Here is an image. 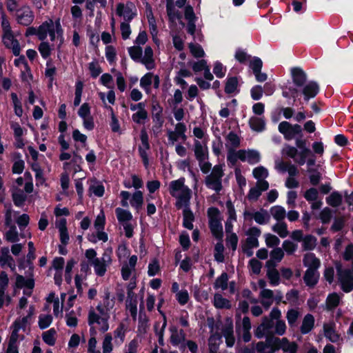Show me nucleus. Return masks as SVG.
I'll return each mask as SVG.
<instances>
[{"instance_id":"nucleus-1","label":"nucleus","mask_w":353,"mask_h":353,"mask_svg":"<svg viewBox=\"0 0 353 353\" xmlns=\"http://www.w3.org/2000/svg\"><path fill=\"white\" fill-rule=\"evenodd\" d=\"M169 192L176 199L175 205L178 209L190 206L192 190L185 185V179L172 181L169 184Z\"/></svg>"},{"instance_id":"nucleus-2","label":"nucleus","mask_w":353,"mask_h":353,"mask_svg":"<svg viewBox=\"0 0 353 353\" xmlns=\"http://www.w3.org/2000/svg\"><path fill=\"white\" fill-rule=\"evenodd\" d=\"M110 318V314H105L92 307H90L88 313V323L90 326V334L96 335L97 331L102 333L107 332L109 330Z\"/></svg>"},{"instance_id":"nucleus-3","label":"nucleus","mask_w":353,"mask_h":353,"mask_svg":"<svg viewBox=\"0 0 353 353\" xmlns=\"http://www.w3.org/2000/svg\"><path fill=\"white\" fill-rule=\"evenodd\" d=\"M224 176L223 165H215L210 173L207 174L204 179V183L208 189L219 194L223 190L222 178Z\"/></svg>"},{"instance_id":"nucleus-4","label":"nucleus","mask_w":353,"mask_h":353,"mask_svg":"<svg viewBox=\"0 0 353 353\" xmlns=\"http://www.w3.org/2000/svg\"><path fill=\"white\" fill-rule=\"evenodd\" d=\"M209 226L213 236L220 240L223 238V227L221 224V214L216 208H210L208 210Z\"/></svg>"},{"instance_id":"nucleus-5","label":"nucleus","mask_w":353,"mask_h":353,"mask_svg":"<svg viewBox=\"0 0 353 353\" xmlns=\"http://www.w3.org/2000/svg\"><path fill=\"white\" fill-rule=\"evenodd\" d=\"M272 350H281L283 353H297L299 345L295 341H290L287 337H274L272 343Z\"/></svg>"},{"instance_id":"nucleus-6","label":"nucleus","mask_w":353,"mask_h":353,"mask_svg":"<svg viewBox=\"0 0 353 353\" xmlns=\"http://www.w3.org/2000/svg\"><path fill=\"white\" fill-rule=\"evenodd\" d=\"M278 130L285 139L290 141L302 133L301 126L299 124H292L288 121H282L279 124Z\"/></svg>"},{"instance_id":"nucleus-7","label":"nucleus","mask_w":353,"mask_h":353,"mask_svg":"<svg viewBox=\"0 0 353 353\" xmlns=\"http://www.w3.org/2000/svg\"><path fill=\"white\" fill-rule=\"evenodd\" d=\"M185 131L186 126L183 123H176L174 130H169L167 131L168 143L174 145L179 139H181L183 141H186Z\"/></svg>"},{"instance_id":"nucleus-8","label":"nucleus","mask_w":353,"mask_h":353,"mask_svg":"<svg viewBox=\"0 0 353 353\" xmlns=\"http://www.w3.org/2000/svg\"><path fill=\"white\" fill-rule=\"evenodd\" d=\"M134 10L135 7L132 2L128 1L125 4L119 3L117 5L116 13L127 22L131 21L136 15Z\"/></svg>"},{"instance_id":"nucleus-9","label":"nucleus","mask_w":353,"mask_h":353,"mask_svg":"<svg viewBox=\"0 0 353 353\" xmlns=\"http://www.w3.org/2000/svg\"><path fill=\"white\" fill-rule=\"evenodd\" d=\"M15 287L19 289L23 288L24 294L28 296H31L32 290L34 287V280L32 274L30 275L28 278H25L23 276L20 274H17Z\"/></svg>"},{"instance_id":"nucleus-10","label":"nucleus","mask_w":353,"mask_h":353,"mask_svg":"<svg viewBox=\"0 0 353 353\" xmlns=\"http://www.w3.org/2000/svg\"><path fill=\"white\" fill-rule=\"evenodd\" d=\"M34 16L31 8L28 6H23L17 10L16 19L18 23L28 26L30 25Z\"/></svg>"},{"instance_id":"nucleus-11","label":"nucleus","mask_w":353,"mask_h":353,"mask_svg":"<svg viewBox=\"0 0 353 353\" xmlns=\"http://www.w3.org/2000/svg\"><path fill=\"white\" fill-rule=\"evenodd\" d=\"M130 110L135 112L132 115V121L137 124H143L148 119V114L145 108L144 103L131 104Z\"/></svg>"},{"instance_id":"nucleus-12","label":"nucleus","mask_w":353,"mask_h":353,"mask_svg":"<svg viewBox=\"0 0 353 353\" xmlns=\"http://www.w3.org/2000/svg\"><path fill=\"white\" fill-rule=\"evenodd\" d=\"M243 216L245 219H253L255 222L259 225L267 224L270 219V216L268 211L263 208L254 212L245 210L243 212Z\"/></svg>"},{"instance_id":"nucleus-13","label":"nucleus","mask_w":353,"mask_h":353,"mask_svg":"<svg viewBox=\"0 0 353 353\" xmlns=\"http://www.w3.org/2000/svg\"><path fill=\"white\" fill-rule=\"evenodd\" d=\"M170 343L174 346H180L181 348L185 347V333L183 330H179L176 326H172L170 328Z\"/></svg>"},{"instance_id":"nucleus-14","label":"nucleus","mask_w":353,"mask_h":353,"mask_svg":"<svg viewBox=\"0 0 353 353\" xmlns=\"http://www.w3.org/2000/svg\"><path fill=\"white\" fill-rule=\"evenodd\" d=\"M338 272L342 290L345 292H350L353 289V276L351 271L339 269Z\"/></svg>"},{"instance_id":"nucleus-15","label":"nucleus","mask_w":353,"mask_h":353,"mask_svg":"<svg viewBox=\"0 0 353 353\" xmlns=\"http://www.w3.org/2000/svg\"><path fill=\"white\" fill-rule=\"evenodd\" d=\"M268 188L269 183L268 181H256L255 186L249 190L247 198L249 201H257L262 192L268 190Z\"/></svg>"},{"instance_id":"nucleus-16","label":"nucleus","mask_w":353,"mask_h":353,"mask_svg":"<svg viewBox=\"0 0 353 353\" xmlns=\"http://www.w3.org/2000/svg\"><path fill=\"white\" fill-rule=\"evenodd\" d=\"M110 263V257L108 254H104L101 258L93 259L90 263L93 265L96 274L102 276L106 272L107 265Z\"/></svg>"},{"instance_id":"nucleus-17","label":"nucleus","mask_w":353,"mask_h":353,"mask_svg":"<svg viewBox=\"0 0 353 353\" xmlns=\"http://www.w3.org/2000/svg\"><path fill=\"white\" fill-rule=\"evenodd\" d=\"M2 40L4 45L8 48L11 49L15 56L19 55L21 52L19 43L15 39L12 32L3 34Z\"/></svg>"},{"instance_id":"nucleus-18","label":"nucleus","mask_w":353,"mask_h":353,"mask_svg":"<svg viewBox=\"0 0 353 353\" xmlns=\"http://www.w3.org/2000/svg\"><path fill=\"white\" fill-rule=\"evenodd\" d=\"M34 306L30 305L28 310V314L26 316L16 319L12 326V328L24 332L26 330L28 325L29 324V320L34 314Z\"/></svg>"},{"instance_id":"nucleus-19","label":"nucleus","mask_w":353,"mask_h":353,"mask_svg":"<svg viewBox=\"0 0 353 353\" xmlns=\"http://www.w3.org/2000/svg\"><path fill=\"white\" fill-rule=\"evenodd\" d=\"M221 332L225 339V343L228 347H232L235 343L234 336L233 324L230 319H227L221 328Z\"/></svg>"},{"instance_id":"nucleus-20","label":"nucleus","mask_w":353,"mask_h":353,"mask_svg":"<svg viewBox=\"0 0 353 353\" xmlns=\"http://www.w3.org/2000/svg\"><path fill=\"white\" fill-rule=\"evenodd\" d=\"M138 298L135 293H128L125 301V310L129 312L132 319L137 320Z\"/></svg>"},{"instance_id":"nucleus-21","label":"nucleus","mask_w":353,"mask_h":353,"mask_svg":"<svg viewBox=\"0 0 353 353\" xmlns=\"http://www.w3.org/2000/svg\"><path fill=\"white\" fill-rule=\"evenodd\" d=\"M262 66L263 62L258 57H254L250 61V68L252 70L256 80L260 82H263L267 79V74L261 72Z\"/></svg>"},{"instance_id":"nucleus-22","label":"nucleus","mask_w":353,"mask_h":353,"mask_svg":"<svg viewBox=\"0 0 353 353\" xmlns=\"http://www.w3.org/2000/svg\"><path fill=\"white\" fill-rule=\"evenodd\" d=\"M323 328L325 337L332 343H338L341 340L340 334L335 330L334 323H325L323 324Z\"/></svg>"},{"instance_id":"nucleus-23","label":"nucleus","mask_w":353,"mask_h":353,"mask_svg":"<svg viewBox=\"0 0 353 353\" xmlns=\"http://www.w3.org/2000/svg\"><path fill=\"white\" fill-rule=\"evenodd\" d=\"M275 168L281 172H287L289 175H297L299 174L297 167L289 161H277Z\"/></svg>"},{"instance_id":"nucleus-24","label":"nucleus","mask_w":353,"mask_h":353,"mask_svg":"<svg viewBox=\"0 0 353 353\" xmlns=\"http://www.w3.org/2000/svg\"><path fill=\"white\" fill-rule=\"evenodd\" d=\"M275 262L268 261L265 263L267 268V276L270 280V284L277 285L279 283V272L276 269Z\"/></svg>"},{"instance_id":"nucleus-25","label":"nucleus","mask_w":353,"mask_h":353,"mask_svg":"<svg viewBox=\"0 0 353 353\" xmlns=\"http://www.w3.org/2000/svg\"><path fill=\"white\" fill-rule=\"evenodd\" d=\"M241 161H247L250 164L258 163L261 160L260 152L256 150H242Z\"/></svg>"},{"instance_id":"nucleus-26","label":"nucleus","mask_w":353,"mask_h":353,"mask_svg":"<svg viewBox=\"0 0 353 353\" xmlns=\"http://www.w3.org/2000/svg\"><path fill=\"white\" fill-rule=\"evenodd\" d=\"M296 145L298 148L301 149L299 153V157L296 159V163L300 165H303L306 162V158L310 154L311 151L309 148H306V142L305 140L296 139Z\"/></svg>"},{"instance_id":"nucleus-27","label":"nucleus","mask_w":353,"mask_h":353,"mask_svg":"<svg viewBox=\"0 0 353 353\" xmlns=\"http://www.w3.org/2000/svg\"><path fill=\"white\" fill-rule=\"evenodd\" d=\"M303 263L307 269L318 270L321 265V261L314 253L308 252L304 254Z\"/></svg>"},{"instance_id":"nucleus-28","label":"nucleus","mask_w":353,"mask_h":353,"mask_svg":"<svg viewBox=\"0 0 353 353\" xmlns=\"http://www.w3.org/2000/svg\"><path fill=\"white\" fill-rule=\"evenodd\" d=\"M194 152L197 161H202V159L208 158V149L206 143H202L199 141H194Z\"/></svg>"},{"instance_id":"nucleus-29","label":"nucleus","mask_w":353,"mask_h":353,"mask_svg":"<svg viewBox=\"0 0 353 353\" xmlns=\"http://www.w3.org/2000/svg\"><path fill=\"white\" fill-rule=\"evenodd\" d=\"M291 74L294 83L296 86H302L306 82L307 75L300 68H293L291 70Z\"/></svg>"},{"instance_id":"nucleus-30","label":"nucleus","mask_w":353,"mask_h":353,"mask_svg":"<svg viewBox=\"0 0 353 353\" xmlns=\"http://www.w3.org/2000/svg\"><path fill=\"white\" fill-rule=\"evenodd\" d=\"M110 293L109 292H106L105 293V296L103 299V303H99L94 309L97 310L100 312H103L105 314H110L111 310L114 306V301L110 299Z\"/></svg>"},{"instance_id":"nucleus-31","label":"nucleus","mask_w":353,"mask_h":353,"mask_svg":"<svg viewBox=\"0 0 353 353\" xmlns=\"http://www.w3.org/2000/svg\"><path fill=\"white\" fill-rule=\"evenodd\" d=\"M8 248L3 247L1 249L0 265L4 266L8 265L12 270L15 269V265L13 258L10 255Z\"/></svg>"},{"instance_id":"nucleus-32","label":"nucleus","mask_w":353,"mask_h":353,"mask_svg":"<svg viewBox=\"0 0 353 353\" xmlns=\"http://www.w3.org/2000/svg\"><path fill=\"white\" fill-rule=\"evenodd\" d=\"M140 62L145 65L148 70H151L154 68L153 50L150 46L145 47L144 50V55L141 57Z\"/></svg>"},{"instance_id":"nucleus-33","label":"nucleus","mask_w":353,"mask_h":353,"mask_svg":"<svg viewBox=\"0 0 353 353\" xmlns=\"http://www.w3.org/2000/svg\"><path fill=\"white\" fill-rule=\"evenodd\" d=\"M314 317L312 314H306L302 321L301 325L300 327V332L303 334L309 333L314 327Z\"/></svg>"},{"instance_id":"nucleus-34","label":"nucleus","mask_w":353,"mask_h":353,"mask_svg":"<svg viewBox=\"0 0 353 353\" xmlns=\"http://www.w3.org/2000/svg\"><path fill=\"white\" fill-rule=\"evenodd\" d=\"M319 92V85L316 82L310 81L306 84L302 90L303 94L305 100L314 98Z\"/></svg>"},{"instance_id":"nucleus-35","label":"nucleus","mask_w":353,"mask_h":353,"mask_svg":"<svg viewBox=\"0 0 353 353\" xmlns=\"http://www.w3.org/2000/svg\"><path fill=\"white\" fill-rule=\"evenodd\" d=\"M318 278V270L307 269L303 276V280L307 286H314L316 285Z\"/></svg>"},{"instance_id":"nucleus-36","label":"nucleus","mask_w":353,"mask_h":353,"mask_svg":"<svg viewBox=\"0 0 353 353\" xmlns=\"http://www.w3.org/2000/svg\"><path fill=\"white\" fill-rule=\"evenodd\" d=\"M227 149H236L241 145L239 137L234 132H230L225 137Z\"/></svg>"},{"instance_id":"nucleus-37","label":"nucleus","mask_w":353,"mask_h":353,"mask_svg":"<svg viewBox=\"0 0 353 353\" xmlns=\"http://www.w3.org/2000/svg\"><path fill=\"white\" fill-rule=\"evenodd\" d=\"M301 315V312L299 308H292L288 310L286 313V319L291 327H293L296 325V322Z\"/></svg>"},{"instance_id":"nucleus-38","label":"nucleus","mask_w":353,"mask_h":353,"mask_svg":"<svg viewBox=\"0 0 353 353\" xmlns=\"http://www.w3.org/2000/svg\"><path fill=\"white\" fill-rule=\"evenodd\" d=\"M214 305L218 309H230V302L228 299L223 297L220 294H215L214 296Z\"/></svg>"},{"instance_id":"nucleus-39","label":"nucleus","mask_w":353,"mask_h":353,"mask_svg":"<svg viewBox=\"0 0 353 353\" xmlns=\"http://www.w3.org/2000/svg\"><path fill=\"white\" fill-rule=\"evenodd\" d=\"M185 209L183 212V226L189 230L193 229L192 222L194 219V216L192 212L188 207H183Z\"/></svg>"},{"instance_id":"nucleus-40","label":"nucleus","mask_w":353,"mask_h":353,"mask_svg":"<svg viewBox=\"0 0 353 353\" xmlns=\"http://www.w3.org/2000/svg\"><path fill=\"white\" fill-rule=\"evenodd\" d=\"M12 196L14 205L18 207L22 206L27 199L26 194L20 189H15Z\"/></svg>"},{"instance_id":"nucleus-41","label":"nucleus","mask_w":353,"mask_h":353,"mask_svg":"<svg viewBox=\"0 0 353 353\" xmlns=\"http://www.w3.org/2000/svg\"><path fill=\"white\" fill-rule=\"evenodd\" d=\"M57 331L54 328H51L42 334L43 341L50 346H53L56 343Z\"/></svg>"},{"instance_id":"nucleus-42","label":"nucleus","mask_w":353,"mask_h":353,"mask_svg":"<svg viewBox=\"0 0 353 353\" xmlns=\"http://www.w3.org/2000/svg\"><path fill=\"white\" fill-rule=\"evenodd\" d=\"M227 160L231 166H234L237 163L238 159L241 161V152L242 150H236V149H227Z\"/></svg>"},{"instance_id":"nucleus-43","label":"nucleus","mask_w":353,"mask_h":353,"mask_svg":"<svg viewBox=\"0 0 353 353\" xmlns=\"http://www.w3.org/2000/svg\"><path fill=\"white\" fill-rule=\"evenodd\" d=\"M270 214L278 221L283 220L286 216L285 210L280 205H275L270 208Z\"/></svg>"},{"instance_id":"nucleus-44","label":"nucleus","mask_w":353,"mask_h":353,"mask_svg":"<svg viewBox=\"0 0 353 353\" xmlns=\"http://www.w3.org/2000/svg\"><path fill=\"white\" fill-rule=\"evenodd\" d=\"M62 33L63 30L61 28L60 19H57L54 22L52 21V27H50L48 31L51 41L55 39V34H57L58 36H62Z\"/></svg>"},{"instance_id":"nucleus-45","label":"nucleus","mask_w":353,"mask_h":353,"mask_svg":"<svg viewBox=\"0 0 353 353\" xmlns=\"http://www.w3.org/2000/svg\"><path fill=\"white\" fill-rule=\"evenodd\" d=\"M115 212L117 219L120 223H128L132 219V215L128 210L117 208Z\"/></svg>"},{"instance_id":"nucleus-46","label":"nucleus","mask_w":353,"mask_h":353,"mask_svg":"<svg viewBox=\"0 0 353 353\" xmlns=\"http://www.w3.org/2000/svg\"><path fill=\"white\" fill-rule=\"evenodd\" d=\"M50 27H52V19H51L45 21L39 27L38 36L40 40H44L47 37Z\"/></svg>"},{"instance_id":"nucleus-47","label":"nucleus","mask_w":353,"mask_h":353,"mask_svg":"<svg viewBox=\"0 0 353 353\" xmlns=\"http://www.w3.org/2000/svg\"><path fill=\"white\" fill-rule=\"evenodd\" d=\"M190 52L194 58H202L205 55V52L201 45L195 43H188Z\"/></svg>"},{"instance_id":"nucleus-48","label":"nucleus","mask_w":353,"mask_h":353,"mask_svg":"<svg viewBox=\"0 0 353 353\" xmlns=\"http://www.w3.org/2000/svg\"><path fill=\"white\" fill-rule=\"evenodd\" d=\"M221 341V336L218 333L212 334L208 339V349L209 350L218 351L219 345Z\"/></svg>"},{"instance_id":"nucleus-49","label":"nucleus","mask_w":353,"mask_h":353,"mask_svg":"<svg viewBox=\"0 0 353 353\" xmlns=\"http://www.w3.org/2000/svg\"><path fill=\"white\" fill-rule=\"evenodd\" d=\"M272 230L281 238L286 237L289 234L287 224L284 222L279 221L272 226Z\"/></svg>"},{"instance_id":"nucleus-50","label":"nucleus","mask_w":353,"mask_h":353,"mask_svg":"<svg viewBox=\"0 0 353 353\" xmlns=\"http://www.w3.org/2000/svg\"><path fill=\"white\" fill-rule=\"evenodd\" d=\"M342 201H343L342 195L337 192H333L326 199L327 203L332 207L339 206L342 203Z\"/></svg>"},{"instance_id":"nucleus-51","label":"nucleus","mask_w":353,"mask_h":353,"mask_svg":"<svg viewBox=\"0 0 353 353\" xmlns=\"http://www.w3.org/2000/svg\"><path fill=\"white\" fill-rule=\"evenodd\" d=\"M252 174L257 181H266L265 179L269 174L268 170L263 166H258L255 168L252 171Z\"/></svg>"},{"instance_id":"nucleus-52","label":"nucleus","mask_w":353,"mask_h":353,"mask_svg":"<svg viewBox=\"0 0 353 353\" xmlns=\"http://www.w3.org/2000/svg\"><path fill=\"white\" fill-rule=\"evenodd\" d=\"M143 203V196L141 191H136L130 200V204L132 207L139 210L141 208Z\"/></svg>"},{"instance_id":"nucleus-53","label":"nucleus","mask_w":353,"mask_h":353,"mask_svg":"<svg viewBox=\"0 0 353 353\" xmlns=\"http://www.w3.org/2000/svg\"><path fill=\"white\" fill-rule=\"evenodd\" d=\"M302 241L304 250H312L316 245V239L312 235H306Z\"/></svg>"},{"instance_id":"nucleus-54","label":"nucleus","mask_w":353,"mask_h":353,"mask_svg":"<svg viewBox=\"0 0 353 353\" xmlns=\"http://www.w3.org/2000/svg\"><path fill=\"white\" fill-rule=\"evenodd\" d=\"M249 124L251 128L255 131H262L265 128V122L261 118L252 117L250 119Z\"/></svg>"},{"instance_id":"nucleus-55","label":"nucleus","mask_w":353,"mask_h":353,"mask_svg":"<svg viewBox=\"0 0 353 353\" xmlns=\"http://www.w3.org/2000/svg\"><path fill=\"white\" fill-rule=\"evenodd\" d=\"M11 99L12 101L15 114L21 117L23 112L21 101L18 99L17 94L14 92L11 93Z\"/></svg>"},{"instance_id":"nucleus-56","label":"nucleus","mask_w":353,"mask_h":353,"mask_svg":"<svg viewBox=\"0 0 353 353\" xmlns=\"http://www.w3.org/2000/svg\"><path fill=\"white\" fill-rule=\"evenodd\" d=\"M285 255L284 251L281 248H274L270 254V259L269 261H272V262H280L282 261Z\"/></svg>"},{"instance_id":"nucleus-57","label":"nucleus","mask_w":353,"mask_h":353,"mask_svg":"<svg viewBox=\"0 0 353 353\" xmlns=\"http://www.w3.org/2000/svg\"><path fill=\"white\" fill-rule=\"evenodd\" d=\"M282 153L287 157L292 158L296 162V159L299 157V152L298 150L294 147L291 146L290 145H286L282 150Z\"/></svg>"},{"instance_id":"nucleus-58","label":"nucleus","mask_w":353,"mask_h":353,"mask_svg":"<svg viewBox=\"0 0 353 353\" xmlns=\"http://www.w3.org/2000/svg\"><path fill=\"white\" fill-rule=\"evenodd\" d=\"M128 52L130 57L134 61H140L143 54V50L140 46H134L130 47L128 48Z\"/></svg>"},{"instance_id":"nucleus-59","label":"nucleus","mask_w":353,"mask_h":353,"mask_svg":"<svg viewBox=\"0 0 353 353\" xmlns=\"http://www.w3.org/2000/svg\"><path fill=\"white\" fill-rule=\"evenodd\" d=\"M52 321V316L50 314H41L39 316V327L43 330L48 327Z\"/></svg>"},{"instance_id":"nucleus-60","label":"nucleus","mask_w":353,"mask_h":353,"mask_svg":"<svg viewBox=\"0 0 353 353\" xmlns=\"http://www.w3.org/2000/svg\"><path fill=\"white\" fill-rule=\"evenodd\" d=\"M339 301L340 297L336 293L331 294L327 298L326 306L328 310H332L339 305Z\"/></svg>"},{"instance_id":"nucleus-61","label":"nucleus","mask_w":353,"mask_h":353,"mask_svg":"<svg viewBox=\"0 0 353 353\" xmlns=\"http://www.w3.org/2000/svg\"><path fill=\"white\" fill-rule=\"evenodd\" d=\"M228 274L226 273H222L215 281L214 288L216 289L221 288L223 290H226L228 288Z\"/></svg>"},{"instance_id":"nucleus-62","label":"nucleus","mask_w":353,"mask_h":353,"mask_svg":"<svg viewBox=\"0 0 353 353\" xmlns=\"http://www.w3.org/2000/svg\"><path fill=\"white\" fill-rule=\"evenodd\" d=\"M166 8L169 20L171 22L174 23L176 19H179L181 18L179 11L176 10L172 4L168 3Z\"/></svg>"},{"instance_id":"nucleus-63","label":"nucleus","mask_w":353,"mask_h":353,"mask_svg":"<svg viewBox=\"0 0 353 353\" xmlns=\"http://www.w3.org/2000/svg\"><path fill=\"white\" fill-rule=\"evenodd\" d=\"M238 80L236 77L229 78L225 83V92L228 94L233 93L237 88Z\"/></svg>"},{"instance_id":"nucleus-64","label":"nucleus","mask_w":353,"mask_h":353,"mask_svg":"<svg viewBox=\"0 0 353 353\" xmlns=\"http://www.w3.org/2000/svg\"><path fill=\"white\" fill-rule=\"evenodd\" d=\"M112 337L110 334H106L104 336V339L103 341V353H110L112 349L113 345L112 343Z\"/></svg>"}]
</instances>
